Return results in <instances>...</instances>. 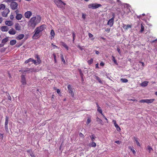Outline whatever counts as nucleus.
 <instances>
[{"instance_id": "c85d7f7f", "label": "nucleus", "mask_w": 157, "mask_h": 157, "mask_svg": "<svg viewBox=\"0 0 157 157\" xmlns=\"http://www.w3.org/2000/svg\"><path fill=\"white\" fill-rule=\"evenodd\" d=\"M90 138L92 142H94L96 138V137L94 134L90 136Z\"/></svg>"}, {"instance_id": "2eb2a0df", "label": "nucleus", "mask_w": 157, "mask_h": 157, "mask_svg": "<svg viewBox=\"0 0 157 157\" xmlns=\"http://www.w3.org/2000/svg\"><path fill=\"white\" fill-rule=\"evenodd\" d=\"M21 82L23 85H25L26 84L25 78L24 75L21 76Z\"/></svg>"}, {"instance_id": "473e14b6", "label": "nucleus", "mask_w": 157, "mask_h": 157, "mask_svg": "<svg viewBox=\"0 0 157 157\" xmlns=\"http://www.w3.org/2000/svg\"><path fill=\"white\" fill-rule=\"evenodd\" d=\"M6 8L5 5L3 4H1L0 5V10H4Z\"/></svg>"}, {"instance_id": "58836bf2", "label": "nucleus", "mask_w": 157, "mask_h": 157, "mask_svg": "<svg viewBox=\"0 0 157 157\" xmlns=\"http://www.w3.org/2000/svg\"><path fill=\"white\" fill-rule=\"evenodd\" d=\"M129 148L132 151L133 153L134 154H135L136 153V152L130 146L129 147Z\"/></svg>"}, {"instance_id": "f03ea898", "label": "nucleus", "mask_w": 157, "mask_h": 157, "mask_svg": "<svg viewBox=\"0 0 157 157\" xmlns=\"http://www.w3.org/2000/svg\"><path fill=\"white\" fill-rule=\"evenodd\" d=\"M54 2L58 7L63 8L66 4L61 0H54Z\"/></svg>"}, {"instance_id": "5701e85b", "label": "nucleus", "mask_w": 157, "mask_h": 157, "mask_svg": "<svg viewBox=\"0 0 157 157\" xmlns=\"http://www.w3.org/2000/svg\"><path fill=\"white\" fill-rule=\"evenodd\" d=\"M15 29L18 31L21 30V27L18 23H16L15 25Z\"/></svg>"}, {"instance_id": "e433bc0d", "label": "nucleus", "mask_w": 157, "mask_h": 157, "mask_svg": "<svg viewBox=\"0 0 157 157\" xmlns=\"http://www.w3.org/2000/svg\"><path fill=\"white\" fill-rule=\"evenodd\" d=\"M121 81L122 82L126 83L128 82V80L126 78H121Z\"/></svg>"}, {"instance_id": "3c124183", "label": "nucleus", "mask_w": 157, "mask_h": 157, "mask_svg": "<svg viewBox=\"0 0 157 157\" xmlns=\"http://www.w3.org/2000/svg\"><path fill=\"white\" fill-rule=\"evenodd\" d=\"M88 36L90 38L92 37L93 36V35L90 33H88Z\"/></svg>"}, {"instance_id": "6e6552de", "label": "nucleus", "mask_w": 157, "mask_h": 157, "mask_svg": "<svg viewBox=\"0 0 157 157\" xmlns=\"http://www.w3.org/2000/svg\"><path fill=\"white\" fill-rule=\"evenodd\" d=\"M67 89L69 93L71 94L72 97H73L74 96V93L73 91V88L69 84L68 85Z\"/></svg>"}, {"instance_id": "1a4fd4ad", "label": "nucleus", "mask_w": 157, "mask_h": 157, "mask_svg": "<svg viewBox=\"0 0 157 157\" xmlns=\"http://www.w3.org/2000/svg\"><path fill=\"white\" fill-rule=\"evenodd\" d=\"M9 118L7 116L6 117L5 121V128L6 132L8 131V124Z\"/></svg>"}, {"instance_id": "9d476101", "label": "nucleus", "mask_w": 157, "mask_h": 157, "mask_svg": "<svg viewBox=\"0 0 157 157\" xmlns=\"http://www.w3.org/2000/svg\"><path fill=\"white\" fill-rule=\"evenodd\" d=\"M154 100V99H146L142 100L140 101L141 102H146L147 103H152Z\"/></svg>"}, {"instance_id": "a19ab883", "label": "nucleus", "mask_w": 157, "mask_h": 157, "mask_svg": "<svg viewBox=\"0 0 157 157\" xmlns=\"http://www.w3.org/2000/svg\"><path fill=\"white\" fill-rule=\"evenodd\" d=\"M147 149L148 150L150 153L153 150L152 148L150 146H147Z\"/></svg>"}, {"instance_id": "774afa93", "label": "nucleus", "mask_w": 157, "mask_h": 157, "mask_svg": "<svg viewBox=\"0 0 157 157\" xmlns=\"http://www.w3.org/2000/svg\"><path fill=\"white\" fill-rule=\"evenodd\" d=\"M0 137L1 138H3V134H1L0 135Z\"/></svg>"}, {"instance_id": "423d86ee", "label": "nucleus", "mask_w": 157, "mask_h": 157, "mask_svg": "<svg viewBox=\"0 0 157 157\" xmlns=\"http://www.w3.org/2000/svg\"><path fill=\"white\" fill-rule=\"evenodd\" d=\"M18 5V4L17 3L14 2H12L10 4V8L12 10H16L17 8Z\"/></svg>"}, {"instance_id": "4468645a", "label": "nucleus", "mask_w": 157, "mask_h": 157, "mask_svg": "<svg viewBox=\"0 0 157 157\" xmlns=\"http://www.w3.org/2000/svg\"><path fill=\"white\" fill-rule=\"evenodd\" d=\"M37 28L38 29H39L41 32L44 29H46V26L45 25H43L37 27Z\"/></svg>"}, {"instance_id": "e2e57ef3", "label": "nucleus", "mask_w": 157, "mask_h": 157, "mask_svg": "<svg viewBox=\"0 0 157 157\" xmlns=\"http://www.w3.org/2000/svg\"><path fill=\"white\" fill-rule=\"evenodd\" d=\"M97 118L99 120L98 121L100 122V123H101L102 122V121L101 119H99L98 117H97Z\"/></svg>"}, {"instance_id": "cd10ccee", "label": "nucleus", "mask_w": 157, "mask_h": 157, "mask_svg": "<svg viewBox=\"0 0 157 157\" xmlns=\"http://www.w3.org/2000/svg\"><path fill=\"white\" fill-rule=\"evenodd\" d=\"M8 40V37H6L5 38L3 39L2 40V43L4 44V45L6 43Z\"/></svg>"}, {"instance_id": "72a5a7b5", "label": "nucleus", "mask_w": 157, "mask_h": 157, "mask_svg": "<svg viewBox=\"0 0 157 157\" xmlns=\"http://www.w3.org/2000/svg\"><path fill=\"white\" fill-rule=\"evenodd\" d=\"M134 138L136 142V144L138 146H140V143L138 141V140L137 138H135V137H134Z\"/></svg>"}, {"instance_id": "f8f14e48", "label": "nucleus", "mask_w": 157, "mask_h": 157, "mask_svg": "<svg viewBox=\"0 0 157 157\" xmlns=\"http://www.w3.org/2000/svg\"><path fill=\"white\" fill-rule=\"evenodd\" d=\"M23 73L24 72H33L36 71V70H35L34 68H27L26 69L24 70V71H22Z\"/></svg>"}, {"instance_id": "c9c22d12", "label": "nucleus", "mask_w": 157, "mask_h": 157, "mask_svg": "<svg viewBox=\"0 0 157 157\" xmlns=\"http://www.w3.org/2000/svg\"><path fill=\"white\" fill-rule=\"evenodd\" d=\"M112 60L114 62V63L116 64H117V61L115 59V57L113 56H112Z\"/></svg>"}, {"instance_id": "603ef678", "label": "nucleus", "mask_w": 157, "mask_h": 157, "mask_svg": "<svg viewBox=\"0 0 157 157\" xmlns=\"http://www.w3.org/2000/svg\"><path fill=\"white\" fill-rule=\"evenodd\" d=\"M110 30V29L108 28L105 30V31L107 33H109Z\"/></svg>"}, {"instance_id": "a18cd8bd", "label": "nucleus", "mask_w": 157, "mask_h": 157, "mask_svg": "<svg viewBox=\"0 0 157 157\" xmlns=\"http://www.w3.org/2000/svg\"><path fill=\"white\" fill-rule=\"evenodd\" d=\"M14 18V17L13 15H11L10 16V18L11 20H13Z\"/></svg>"}, {"instance_id": "4d7b16f0", "label": "nucleus", "mask_w": 157, "mask_h": 157, "mask_svg": "<svg viewBox=\"0 0 157 157\" xmlns=\"http://www.w3.org/2000/svg\"><path fill=\"white\" fill-rule=\"evenodd\" d=\"M19 10H16L15 11V13H16V15H17V14H19L20 13H19Z\"/></svg>"}, {"instance_id": "f704fd0d", "label": "nucleus", "mask_w": 157, "mask_h": 157, "mask_svg": "<svg viewBox=\"0 0 157 157\" xmlns=\"http://www.w3.org/2000/svg\"><path fill=\"white\" fill-rule=\"evenodd\" d=\"M93 61V59L92 58H91L90 60H89L87 61V63L89 65H90L92 63Z\"/></svg>"}, {"instance_id": "2f4dec72", "label": "nucleus", "mask_w": 157, "mask_h": 157, "mask_svg": "<svg viewBox=\"0 0 157 157\" xmlns=\"http://www.w3.org/2000/svg\"><path fill=\"white\" fill-rule=\"evenodd\" d=\"M144 30V25L143 24H141V29L140 30V32L142 33Z\"/></svg>"}, {"instance_id": "de8ad7c7", "label": "nucleus", "mask_w": 157, "mask_h": 157, "mask_svg": "<svg viewBox=\"0 0 157 157\" xmlns=\"http://www.w3.org/2000/svg\"><path fill=\"white\" fill-rule=\"evenodd\" d=\"M57 93L59 94V95H60V94H61V92H60V90L59 89H57Z\"/></svg>"}, {"instance_id": "4be33fe9", "label": "nucleus", "mask_w": 157, "mask_h": 157, "mask_svg": "<svg viewBox=\"0 0 157 157\" xmlns=\"http://www.w3.org/2000/svg\"><path fill=\"white\" fill-rule=\"evenodd\" d=\"M23 15L21 13L17 14L16 16V18L17 20H20L21 19Z\"/></svg>"}, {"instance_id": "ddd939ff", "label": "nucleus", "mask_w": 157, "mask_h": 157, "mask_svg": "<svg viewBox=\"0 0 157 157\" xmlns=\"http://www.w3.org/2000/svg\"><path fill=\"white\" fill-rule=\"evenodd\" d=\"M112 122L113 123L114 126L116 128L117 131L118 132H120L121 130V128L119 127V125L116 123V121L114 120H113Z\"/></svg>"}, {"instance_id": "f257e3e1", "label": "nucleus", "mask_w": 157, "mask_h": 157, "mask_svg": "<svg viewBox=\"0 0 157 157\" xmlns=\"http://www.w3.org/2000/svg\"><path fill=\"white\" fill-rule=\"evenodd\" d=\"M41 19V18L40 16H37V17L36 16L33 17L28 21V26L34 28L37 24L40 22Z\"/></svg>"}, {"instance_id": "7c9ffc66", "label": "nucleus", "mask_w": 157, "mask_h": 157, "mask_svg": "<svg viewBox=\"0 0 157 157\" xmlns=\"http://www.w3.org/2000/svg\"><path fill=\"white\" fill-rule=\"evenodd\" d=\"M90 145L92 147H95L96 146V144L95 142H92L90 144Z\"/></svg>"}, {"instance_id": "69168bd1", "label": "nucleus", "mask_w": 157, "mask_h": 157, "mask_svg": "<svg viewBox=\"0 0 157 157\" xmlns=\"http://www.w3.org/2000/svg\"><path fill=\"white\" fill-rule=\"evenodd\" d=\"M33 59L32 58H30L29 59V62L33 61Z\"/></svg>"}, {"instance_id": "6e6d98bb", "label": "nucleus", "mask_w": 157, "mask_h": 157, "mask_svg": "<svg viewBox=\"0 0 157 157\" xmlns=\"http://www.w3.org/2000/svg\"><path fill=\"white\" fill-rule=\"evenodd\" d=\"M139 63H141L142 64V65L143 66V67H144V63L143 62H141V61H139Z\"/></svg>"}, {"instance_id": "20e7f679", "label": "nucleus", "mask_w": 157, "mask_h": 157, "mask_svg": "<svg viewBox=\"0 0 157 157\" xmlns=\"http://www.w3.org/2000/svg\"><path fill=\"white\" fill-rule=\"evenodd\" d=\"M112 17L108 21L107 24L110 27H112L114 23V20L115 17V14L113 13L112 14Z\"/></svg>"}, {"instance_id": "052dcab7", "label": "nucleus", "mask_w": 157, "mask_h": 157, "mask_svg": "<svg viewBox=\"0 0 157 157\" xmlns=\"http://www.w3.org/2000/svg\"><path fill=\"white\" fill-rule=\"evenodd\" d=\"M100 65L101 66H104V63L103 62H101L100 63Z\"/></svg>"}, {"instance_id": "bf43d9fd", "label": "nucleus", "mask_w": 157, "mask_h": 157, "mask_svg": "<svg viewBox=\"0 0 157 157\" xmlns=\"http://www.w3.org/2000/svg\"><path fill=\"white\" fill-rule=\"evenodd\" d=\"M115 143H116L117 144H120L121 142L119 140L116 141L115 142Z\"/></svg>"}, {"instance_id": "39448f33", "label": "nucleus", "mask_w": 157, "mask_h": 157, "mask_svg": "<svg viewBox=\"0 0 157 157\" xmlns=\"http://www.w3.org/2000/svg\"><path fill=\"white\" fill-rule=\"evenodd\" d=\"M40 32H41V31L36 27L34 31V34L33 37V38L36 39L39 38V34Z\"/></svg>"}, {"instance_id": "ea45409f", "label": "nucleus", "mask_w": 157, "mask_h": 157, "mask_svg": "<svg viewBox=\"0 0 157 157\" xmlns=\"http://www.w3.org/2000/svg\"><path fill=\"white\" fill-rule=\"evenodd\" d=\"M96 79L98 81V82H100V83H102V81L101 80V79L99 77H98L97 76H96Z\"/></svg>"}, {"instance_id": "412c9836", "label": "nucleus", "mask_w": 157, "mask_h": 157, "mask_svg": "<svg viewBox=\"0 0 157 157\" xmlns=\"http://www.w3.org/2000/svg\"><path fill=\"white\" fill-rule=\"evenodd\" d=\"M36 58L37 59V61L36 62L37 63V64H39L41 62V60H40V58L39 57V56L38 55H36Z\"/></svg>"}, {"instance_id": "4c0bfd02", "label": "nucleus", "mask_w": 157, "mask_h": 157, "mask_svg": "<svg viewBox=\"0 0 157 157\" xmlns=\"http://www.w3.org/2000/svg\"><path fill=\"white\" fill-rule=\"evenodd\" d=\"M61 58L62 61L63 63L64 64H65V61L64 60L63 56L62 54L61 55Z\"/></svg>"}, {"instance_id": "680f3d73", "label": "nucleus", "mask_w": 157, "mask_h": 157, "mask_svg": "<svg viewBox=\"0 0 157 157\" xmlns=\"http://www.w3.org/2000/svg\"><path fill=\"white\" fill-rule=\"evenodd\" d=\"M15 1V0H8L7 2H11V3L12 2Z\"/></svg>"}, {"instance_id": "13d9d810", "label": "nucleus", "mask_w": 157, "mask_h": 157, "mask_svg": "<svg viewBox=\"0 0 157 157\" xmlns=\"http://www.w3.org/2000/svg\"><path fill=\"white\" fill-rule=\"evenodd\" d=\"M117 51H118V53L120 54H121V50L120 49L118 48H117Z\"/></svg>"}, {"instance_id": "f3484780", "label": "nucleus", "mask_w": 157, "mask_h": 157, "mask_svg": "<svg viewBox=\"0 0 157 157\" xmlns=\"http://www.w3.org/2000/svg\"><path fill=\"white\" fill-rule=\"evenodd\" d=\"M9 33L10 35H14L16 33V31L13 28H11L8 32Z\"/></svg>"}, {"instance_id": "864d4df0", "label": "nucleus", "mask_w": 157, "mask_h": 157, "mask_svg": "<svg viewBox=\"0 0 157 157\" xmlns=\"http://www.w3.org/2000/svg\"><path fill=\"white\" fill-rule=\"evenodd\" d=\"M129 101H136L137 100L136 99H135L133 100L132 99H130L128 100Z\"/></svg>"}, {"instance_id": "a211bd4d", "label": "nucleus", "mask_w": 157, "mask_h": 157, "mask_svg": "<svg viewBox=\"0 0 157 157\" xmlns=\"http://www.w3.org/2000/svg\"><path fill=\"white\" fill-rule=\"evenodd\" d=\"M24 36L25 35L24 34H20L16 37V39L17 40H21L23 39Z\"/></svg>"}, {"instance_id": "c03bdc74", "label": "nucleus", "mask_w": 157, "mask_h": 157, "mask_svg": "<svg viewBox=\"0 0 157 157\" xmlns=\"http://www.w3.org/2000/svg\"><path fill=\"white\" fill-rule=\"evenodd\" d=\"M29 155L31 157H35L34 155L32 152H30L29 153Z\"/></svg>"}, {"instance_id": "79ce46f5", "label": "nucleus", "mask_w": 157, "mask_h": 157, "mask_svg": "<svg viewBox=\"0 0 157 157\" xmlns=\"http://www.w3.org/2000/svg\"><path fill=\"white\" fill-rule=\"evenodd\" d=\"M86 15L85 14L82 13V18L84 20L86 19Z\"/></svg>"}, {"instance_id": "8fccbe9b", "label": "nucleus", "mask_w": 157, "mask_h": 157, "mask_svg": "<svg viewBox=\"0 0 157 157\" xmlns=\"http://www.w3.org/2000/svg\"><path fill=\"white\" fill-rule=\"evenodd\" d=\"M32 62H33V63L34 64H36V65L38 64L37 63V62L36 60L33 59Z\"/></svg>"}, {"instance_id": "dca6fc26", "label": "nucleus", "mask_w": 157, "mask_h": 157, "mask_svg": "<svg viewBox=\"0 0 157 157\" xmlns=\"http://www.w3.org/2000/svg\"><path fill=\"white\" fill-rule=\"evenodd\" d=\"M9 28L7 26H2L1 28V30L2 32H6L8 30Z\"/></svg>"}, {"instance_id": "0e129e2a", "label": "nucleus", "mask_w": 157, "mask_h": 157, "mask_svg": "<svg viewBox=\"0 0 157 157\" xmlns=\"http://www.w3.org/2000/svg\"><path fill=\"white\" fill-rule=\"evenodd\" d=\"M29 59L26 60L25 61V63H29Z\"/></svg>"}, {"instance_id": "a878e982", "label": "nucleus", "mask_w": 157, "mask_h": 157, "mask_svg": "<svg viewBox=\"0 0 157 157\" xmlns=\"http://www.w3.org/2000/svg\"><path fill=\"white\" fill-rule=\"evenodd\" d=\"M62 45L67 50H68L69 49V48L67 45L64 42H61Z\"/></svg>"}, {"instance_id": "aec40b11", "label": "nucleus", "mask_w": 157, "mask_h": 157, "mask_svg": "<svg viewBox=\"0 0 157 157\" xmlns=\"http://www.w3.org/2000/svg\"><path fill=\"white\" fill-rule=\"evenodd\" d=\"M5 24L8 26H11L13 25V22L11 21H5Z\"/></svg>"}, {"instance_id": "37998d69", "label": "nucleus", "mask_w": 157, "mask_h": 157, "mask_svg": "<svg viewBox=\"0 0 157 157\" xmlns=\"http://www.w3.org/2000/svg\"><path fill=\"white\" fill-rule=\"evenodd\" d=\"M72 36H73V41H74L75 39V35L74 32H73L72 33Z\"/></svg>"}, {"instance_id": "bb28decb", "label": "nucleus", "mask_w": 157, "mask_h": 157, "mask_svg": "<svg viewBox=\"0 0 157 157\" xmlns=\"http://www.w3.org/2000/svg\"><path fill=\"white\" fill-rule=\"evenodd\" d=\"M16 43V40H11L10 42V44L11 45H15Z\"/></svg>"}, {"instance_id": "393cba45", "label": "nucleus", "mask_w": 157, "mask_h": 157, "mask_svg": "<svg viewBox=\"0 0 157 157\" xmlns=\"http://www.w3.org/2000/svg\"><path fill=\"white\" fill-rule=\"evenodd\" d=\"M96 104L98 107L97 110L100 113H101L102 115H103L102 113V110L101 108L99 106L97 103H96Z\"/></svg>"}, {"instance_id": "49530a36", "label": "nucleus", "mask_w": 157, "mask_h": 157, "mask_svg": "<svg viewBox=\"0 0 157 157\" xmlns=\"http://www.w3.org/2000/svg\"><path fill=\"white\" fill-rule=\"evenodd\" d=\"M91 121V120L90 118H88L87 120V121H86V123L87 124H89L90 123Z\"/></svg>"}, {"instance_id": "6ab92c4d", "label": "nucleus", "mask_w": 157, "mask_h": 157, "mask_svg": "<svg viewBox=\"0 0 157 157\" xmlns=\"http://www.w3.org/2000/svg\"><path fill=\"white\" fill-rule=\"evenodd\" d=\"M122 27L124 29L127 30L128 28H131L132 26L129 25H126L123 24Z\"/></svg>"}, {"instance_id": "7ed1b4c3", "label": "nucleus", "mask_w": 157, "mask_h": 157, "mask_svg": "<svg viewBox=\"0 0 157 157\" xmlns=\"http://www.w3.org/2000/svg\"><path fill=\"white\" fill-rule=\"evenodd\" d=\"M102 5L100 4H98L96 3L90 4L88 5V8L93 9H96L100 7H101Z\"/></svg>"}, {"instance_id": "9b49d317", "label": "nucleus", "mask_w": 157, "mask_h": 157, "mask_svg": "<svg viewBox=\"0 0 157 157\" xmlns=\"http://www.w3.org/2000/svg\"><path fill=\"white\" fill-rule=\"evenodd\" d=\"M32 15V13L30 11H27L25 13L24 16L27 18L29 19Z\"/></svg>"}, {"instance_id": "b1692460", "label": "nucleus", "mask_w": 157, "mask_h": 157, "mask_svg": "<svg viewBox=\"0 0 157 157\" xmlns=\"http://www.w3.org/2000/svg\"><path fill=\"white\" fill-rule=\"evenodd\" d=\"M55 34V32L54 30L53 29L51 30L50 33L51 39H52L53 38H54Z\"/></svg>"}, {"instance_id": "c756f323", "label": "nucleus", "mask_w": 157, "mask_h": 157, "mask_svg": "<svg viewBox=\"0 0 157 157\" xmlns=\"http://www.w3.org/2000/svg\"><path fill=\"white\" fill-rule=\"evenodd\" d=\"M148 82L147 81H144L141 83V86H147Z\"/></svg>"}, {"instance_id": "09e8293b", "label": "nucleus", "mask_w": 157, "mask_h": 157, "mask_svg": "<svg viewBox=\"0 0 157 157\" xmlns=\"http://www.w3.org/2000/svg\"><path fill=\"white\" fill-rule=\"evenodd\" d=\"M79 136L80 137H82V138L84 137V135L81 132H80L79 134Z\"/></svg>"}, {"instance_id": "338daca9", "label": "nucleus", "mask_w": 157, "mask_h": 157, "mask_svg": "<svg viewBox=\"0 0 157 157\" xmlns=\"http://www.w3.org/2000/svg\"><path fill=\"white\" fill-rule=\"evenodd\" d=\"M4 45V44H0V47H3Z\"/></svg>"}, {"instance_id": "5fc2aeb1", "label": "nucleus", "mask_w": 157, "mask_h": 157, "mask_svg": "<svg viewBox=\"0 0 157 157\" xmlns=\"http://www.w3.org/2000/svg\"><path fill=\"white\" fill-rule=\"evenodd\" d=\"M52 45L54 47V48H58V47H57V46H56V45H54L53 44H52Z\"/></svg>"}, {"instance_id": "0eeeda50", "label": "nucleus", "mask_w": 157, "mask_h": 157, "mask_svg": "<svg viewBox=\"0 0 157 157\" xmlns=\"http://www.w3.org/2000/svg\"><path fill=\"white\" fill-rule=\"evenodd\" d=\"M10 12L9 9L6 8L5 10L2 13V16L4 17H6L7 16L8 14Z\"/></svg>"}]
</instances>
